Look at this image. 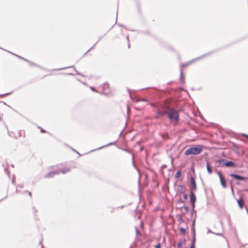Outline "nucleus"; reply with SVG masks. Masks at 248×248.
<instances>
[{"mask_svg": "<svg viewBox=\"0 0 248 248\" xmlns=\"http://www.w3.org/2000/svg\"><path fill=\"white\" fill-rule=\"evenodd\" d=\"M5 172L6 171V172H7V173H9V172H8V170H6V169H5Z\"/></svg>", "mask_w": 248, "mask_h": 248, "instance_id": "obj_49", "label": "nucleus"}, {"mask_svg": "<svg viewBox=\"0 0 248 248\" xmlns=\"http://www.w3.org/2000/svg\"><path fill=\"white\" fill-rule=\"evenodd\" d=\"M230 176L234 178L235 179L242 181H246L247 179V178L240 176L236 174H230Z\"/></svg>", "mask_w": 248, "mask_h": 248, "instance_id": "obj_10", "label": "nucleus"}, {"mask_svg": "<svg viewBox=\"0 0 248 248\" xmlns=\"http://www.w3.org/2000/svg\"><path fill=\"white\" fill-rule=\"evenodd\" d=\"M90 88H91V89L92 91H96L95 90V89H94V88L93 87H90Z\"/></svg>", "mask_w": 248, "mask_h": 248, "instance_id": "obj_36", "label": "nucleus"}, {"mask_svg": "<svg viewBox=\"0 0 248 248\" xmlns=\"http://www.w3.org/2000/svg\"><path fill=\"white\" fill-rule=\"evenodd\" d=\"M136 232L137 234H139L140 233V232L137 227H136Z\"/></svg>", "mask_w": 248, "mask_h": 248, "instance_id": "obj_30", "label": "nucleus"}, {"mask_svg": "<svg viewBox=\"0 0 248 248\" xmlns=\"http://www.w3.org/2000/svg\"><path fill=\"white\" fill-rule=\"evenodd\" d=\"M209 54H210V53H206V54L202 55L198 58L193 59L188 62L181 64V69L183 70V67L187 66L189 65L190 64L192 63L193 62L198 61L199 60H200L203 59V58H204L205 57L208 56Z\"/></svg>", "mask_w": 248, "mask_h": 248, "instance_id": "obj_5", "label": "nucleus"}, {"mask_svg": "<svg viewBox=\"0 0 248 248\" xmlns=\"http://www.w3.org/2000/svg\"><path fill=\"white\" fill-rule=\"evenodd\" d=\"M217 235H221V233H216Z\"/></svg>", "mask_w": 248, "mask_h": 248, "instance_id": "obj_46", "label": "nucleus"}, {"mask_svg": "<svg viewBox=\"0 0 248 248\" xmlns=\"http://www.w3.org/2000/svg\"><path fill=\"white\" fill-rule=\"evenodd\" d=\"M42 248H44L43 245H42Z\"/></svg>", "mask_w": 248, "mask_h": 248, "instance_id": "obj_53", "label": "nucleus"}, {"mask_svg": "<svg viewBox=\"0 0 248 248\" xmlns=\"http://www.w3.org/2000/svg\"><path fill=\"white\" fill-rule=\"evenodd\" d=\"M11 93H5V94H1L0 95V97H3L4 96H5V95H9Z\"/></svg>", "mask_w": 248, "mask_h": 248, "instance_id": "obj_25", "label": "nucleus"}, {"mask_svg": "<svg viewBox=\"0 0 248 248\" xmlns=\"http://www.w3.org/2000/svg\"><path fill=\"white\" fill-rule=\"evenodd\" d=\"M122 131L120 133V136H121L122 135Z\"/></svg>", "mask_w": 248, "mask_h": 248, "instance_id": "obj_50", "label": "nucleus"}, {"mask_svg": "<svg viewBox=\"0 0 248 248\" xmlns=\"http://www.w3.org/2000/svg\"><path fill=\"white\" fill-rule=\"evenodd\" d=\"M218 175L219 176V180H220L221 186L224 188H226V186H227L226 184V181L224 179V177H223V176L222 175V174L220 172H218Z\"/></svg>", "mask_w": 248, "mask_h": 248, "instance_id": "obj_8", "label": "nucleus"}, {"mask_svg": "<svg viewBox=\"0 0 248 248\" xmlns=\"http://www.w3.org/2000/svg\"><path fill=\"white\" fill-rule=\"evenodd\" d=\"M161 244L160 243H158L156 246L155 248H160Z\"/></svg>", "mask_w": 248, "mask_h": 248, "instance_id": "obj_29", "label": "nucleus"}, {"mask_svg": "<svg viewBox=\"0 0 248 248\" xmlns=\"http://www.w3.org/2000/svg\"><path fill=\"white\" fill-rule=\"evenodd\" d=\"M227 220H228V222L229 224L230 225H231L232 222H231V217H230V216H228L227 217Z\"/></svg>", "mask_w": 248, "mask_h": 248, "instance_id": "obj_21", "label": "nucleus"}, {"mask_svg": "<svg viewBox=\"0 0 248 248\" xmlns=\"http://www.w3.org/2000/svg\"><path fill=\"white\" fill-rule=\"evenodd\" d=\"M6 197H7V196H6L4 198L2 199L0 201H0H2V200H4V199H6Z\"/></svg>", "mask_w": 248, "mask_h": 248, "instance_id": "obj_45", "label": "nucleus"}, {"mask_svg": "<svg viewBox=\"0 0 248 248\" xmlns=\"http://www.w3.org/2000/svg\"><path fill=\"white\" fill-rule=\"evenodd\" d=\"M97 43V42L95 44H94V45H93V47H92L90 49H89L88 50V52L91 49H92L93 48V47H94L96 45Z\"/></svg>", "mask_w": 248, "mask_h": 248, "instance_id": "obj_34", "label": "nucleus"}, {"mask_svg": "<svg viewBox=\"0 0 248 248\" xmlns=\"http://www.w3.org/2000/svg\"><path fill=\"white\" fill-rule=\"evenodd\" d=\"M183 220V219L182 218H181V217L178 219V221H180V222L182 221Z\"/></svg>", "mask_w": 248, "mask_h": 248, "instance_id": "obj_38", "label": "nucleus"}, {"mask_svg": "<svg viewBox=\"0 0 248 248\" xmlns=\"http://www.w3.org/2000/svg\"><path fill=\"white\" fill-rule=\"evenodd\" d=\"M190 182H191V188H190V191H193L194 192L196 191L197 186H196V184L195 182V180L194 178L191 177L190 178Z\"/></svg>", "mask_w": 248, "mask_h": 248, "instance_id": "obj_9", "label": "nucleus"}, {"mask_svg": "<svg viewBox=\"0 0 248 248\" xmlns=\"http://www.w3.org/2000/svg\"><path fill=\"white\" fill-rule=\"evenodd\" d=\"M178 186L181 187V188H182L183 187V186H182V185H179Z\"/></svg>", "mask_w": 248, "mask_h": 248, "instance_id": "obj_42", "label": "nucleus"}, {"mask_svg": "<svg viewBox=\"0 0 248 248\" xmlns=\"http://www.w3.org/2000/svg\"><path fill=\"white\" fill-rule=\"evenodd\" d=\"M170 108L169 107H164L159 108L156 112L155 118L158 119L161 116L168 115Z\"/></svg>", "mask_w": 248, "mask_h": 248, "instance_id": "obj_4", "label": "nucleus"}, {"mask_svg": "<svg viewBox=\"0 0 248 248\" xmlns=\"http://www.w3.org/2000/svg\"><path fill=\"white\" fill-rule=\"evenodd\" d=\"M180 81L181 83H183L184 82V76L183 72V70L181 69V74H180Z\"/></svg>", "mask_w": 248, "mask_h": 248, "instance_id": "obj_14", "label": "nucleus"}, {"mask_svg": "<svg viewBox=\"0 0 248 248\" xmlns=\"http://www.w3.org/2000/svg\"><path fill=\"white\" fill-rule=\"evenodd\" d=\"M74 68V70L76 72V73H77V74L78 75H80L79 73H78L76 69V68H75V67L74 66H69V67H63V68H59V69H58L57 70H63V69H65L66 68Z\"/></svg>", "mask_w": 248, "mask_h": 248, "instance_id": "obj_16", "label": "nucleus"}, {"mask_svg": "<svg viewBox=\"0 0 248 248\" xmlns=\"http://www.w3.org/2000/svg\"><path fill=\"white\" fill-rule=\"evenodd\" d=\"M195 220H194L192 222V226H191V232L193 234V236L195 237Z\"/></svg>", "mask_w": 248, "mask_h": 248, "instance_id": "obj_13", "label": "nucleus"}, {"mask_svg": "<svg viewBox=\"0 0 248 248\" xmlns=\"http://www.w3.org/2000/svg\"><path fill=\"white\" fill-rule=\"evenodd\" d=\"M232 191H233V188H232Z\"/></svg>", "mask_w": 248, "mask_h": 248, "instance_id": "obj_52", "label": "nucleus"}, {"mask_svg": "<svg viewBox=\"0 0 248 248\" xmlns=\"http://www.w3.org/2000/svg\"><path fill=\"white\" fill-rule=\"evenodd\" d=\"M8 52H9V53H11V54H13L14 55H15V56H16V57H17L18 58H19V59H21V60H22V58H23V57H21V56H18V55H16V54H14V53H12V52H10V51H8Z\"/></svg>", "mask_w": 248, "mask_h": 248, "instance_id": "obj_24", "label": "nucleus"}, {"mask_svg": "<svg viewBox=\"0 0 248 248\" xmlns=\"http://www.w3.org/2000/svg\"><path fill=\"white\" fill-rule=\"evenodd\" d=\"M12 182H13V183H15V179L14 178L12 179Z\"/></svg>", "mask_w": 248, "mask_h": 248, "instance_id": "obj_41", "label": "nucleus"}, {"mask_svg": "<svg viewBox=\"0 0 248 248\" xmlns=\"http://www.w3.org/2000/svg\"><path fill=\"white\" fill-rule=\"evenodd\" d=\"M206 168L207 171L209 173L211 174L212 173V167L209 165V163L208 162H207L206 163Z\"/></svg>", "mask_w": 248, "mask_h": 248, "instance_id": "obj_12", "label": "nucleus"}, {"mask_svg": "<svg viewBox=\"0 0 248 248\" xmlns=\"http://www.w3.org/2000/svg\"><path fill=\"white\" fill-rule=\"evenodd\" d=\"M41 132L42 133H45V132H46V131L45 130L42 129L41 130Z\"/></svg>", "mask_w": 248, "mask_h": 248, "instance_id": "obj_37", "label": "nucleus"}, {"mask_svg": "<svg viewBox=\"0 0 248 248\" xmlns=\"http://www.w3.org/2000/svg\"><path fill=\"white\" fill-rule=\"evenodd\" d=\"M190 201L192 205L193 209H194V208L195 207V203L196 202V196L194 194V192L193 191H190Z\"/></svg>", "mask_w": 248, "mask_h": 248, "instance_id": "obj_7", "label": "nucleus"}, {"mask_svg": "<svg viewBox=\"0 0 248 248\" xmlns=\"http://www.w3.org/2000/svg\"><path fill=\"white\" fill-rule=\"evenodd\" d=\"M242 135L243 136V137H245L247 138H248V135H247L246 134H242Z\"/></svg>", "mask_w": 248, "mask_h": 248, "instance_id": "obj_31", "label": "nucleus"}, {"mask_svg": "<svg viewBox=\"0 0 248 248\" xmlns=\"http://www.w3.org/2000/svg\"><path fill=\"white\" fill-rule=\"evenodd\" d=\"M22 60H23V61H25V62H28V61H29L28 60L23 58H22Z\"/></svg>", "mask_w": 248, "mask_h": 248, "instance_id": "obj_35", "label": "nucleus"}, {"mask_svg": "<svg viewBox=\"0 0 248 248\" xmlns=\"http://www.w3.org/2000/svg\"><path fill=\"white\" fill-rule=\"evenodd\" d=\"M185 211H186V212H188V207H187V206H185Z\"/></svg>", "mask_w": 248, "mask_h": 248, "instance_id": "obj_32", "label": "nucleus"}, {"mask_svg": "<svg viewBox=\"0 0 248 248\" xmlns=\"http://www.w3.org/2000/svg\"><path fill=\"white\" fill-rule=\"evenodd\" d=\"M70 170L69 169H62V170H56L50 172H48L46 173L45 176V178H52L55 175L58 174L60 173H62L63 174H64L65 173H67L69 172Z\"/></svg>", "mask_w": 248, "mask_h": 248, "instance_id": "obj_3", "label": "nucleus"}, {"mask_svg": "<svg viewBox=\"0 0 248 248\" xmlns=\"http://www.w3.org/2000/svg\"><path fill=\"white\" fill-rule=\"evenodd\" d=\"M28 62V63L29 64V65H31V66H37V65H36L35 63H34V62H31V61H29V60L28 61V62Z\"/></svg>", "mask_w": 248, "mask_h": 248, "instance_id": "obj_19", "label": "nucleus"}, {"mask_svg": "<svg viewBox=\"0 0 248 248\" xmlns=\"http://www.w3.org/2000/svg\"><path fill=\"white\" fill-rule=\"evenodd\" d=\"M187 226H186V229L183 228H180L179 231L183 235H185L186 233V229H187Z\"/></svg>", "mask_w": 248, "mask_h": 248, "instance_id": "obj_15", "label": "nucleus"}, {"mask_svg": "<svg viewBox=\"0 0 248 248\" xmlns=\"http://www.w3.org/2000/svg\"><path fill=\"white\" fill-rule=\"evenodd\" d=\"M8 134L11 137L17 138L16 136L15 135L13 132L9 131L8 130Z\"/></svg>", "mask_w": 248, "mask_h": 248, "instance_id": "obj_18", "label": "nucleus"}, {"mask_svg": "<svg viewBox=\"0 0 248 248\" xmlns=\"http://www.w3.org/2000/svg\"><path fill=\"white\" fill-rule=\"evenodd\" d=\"M183 198L185 200L187 199V195L186 194H184L183 195Z\"/></svg>", "mask_w": 248, "mask_h": 248, "instance_id": "obj_28", "label": "nucleus"}, {"mask_svg": "<svg viewBox=\"0 0 248 248\" xmlns=\"http://www.w3.org/2000/svg\"><path fill=\"white\" fill-rule=\"evenodd\" d=\"M33 211L34 213L37 212V211L36 210H35V209L34 208H33Z\"/></svg>", "mask_w": 248, "mask_h": 248, "instance_id": "obj_40", "label": "nucleus"}, {"mask_svg": "<svg viewBox=\"0 0 248 248\" xmlns=\"http://www.w3.org/2000/svg\"><path fill=\"white\" fill-rule=\"evenodd\" d=\"M202 151V145H198L196 147H192L187 149L185 152V155H198L200 154Z\"/></svg>", "mask_w": 248, "mask_h": 248, "instance_id": "obj_1", "label": "nucleus"}, {"mask_svg": "<svg viewBox=\"0 0 248 248\" xmlns=\"http://www.w3.org/2000/svg\"><path fill=\"white\" fill-rule=\"evenodd\" d=\"M29 195H30V196H31V192H29Z\"/></svg>", "mask_w": 248, "mask_h": 248, "instance_id": "obj_43", "label": "nucleus"}, {"mask_svg": "<svg viewBox=\"0 0 248 248\" xmlns=\"http://www.w3.org/2000/svg\"><path fill=\"white\" fill-rule=\"evenodd\" d=\"M191 246H195V237L193 236V238L191 241Z\"/></svg>", "mask_w": 248, "mask_h": 248, "instance_id": "obj_20", "label": "nucleus"}, {"mask_svg": "<svg viewBox=\"0 0 248 248\" xmlns=\"http://www.w3.org/2000/svg\"><path fill=\"white\" fill-rule=\"evenodd\" d=\"M190 248H195V246H191Z\"/></svg>", "mask_w": 248, "mask_h": 248, "instance_id": "obj_39", "label": "nucleus"}, {"mask_svg": "<svg viewBox=\"0 0 248 248\" xmlns=\"http://www.w3.org/2000/svg\"><path fill=\"white\" fill-rule=\"evenodd\" d=\"M181 175V170H177V171L176 172V173L175 175V177L176 178H179L180 177Z\"/></svg>", "mask_w": 248, "mask_h": 248, "instance_id": "obj_17", "label": "nucleus"}, {"mask_svg": "<svg viewBox=\"0 0 248 248\" xmlns=\"http://www.w3.org/2000/svg\"><path fill=\"white\" fill-rule=\"evenodd\" d=\"M2 103H3V104H4V105H7L6 104V103H5V102H2Z\"/></svg>", "mask_w": 248, "mask_h": 248, "instance_id": "obj_48", "label": "nucleus"}, {"mask_svg": "<svg viewBox=\"0 0 248 248\" xmlns=\"http://www.w3.org/2000/svg\"><path fill=\"white\" fill-rule=\"evenodd\" d=\"M126 39L129 41V36H127Z\"/></svg>", "mask_w": 248, "mask_h": 248, "instance_id": "obj_44", "label": "nucleus"}, {"mask_svg": "<svg viewBox=\"0 0 248 248\" xmlns=\"http://www.w3.org/2000/svg\"><path fill=\"white\" fill-rule=\"evenodd\" d=\"M132 163H133V165L134 166V167L136 168V165L135 164V163H134V155H133L132 156Z\"/></svg>", "mask_w": 248, "mask_h": 248, "instance_id": "obj_26", "label": "nucleus"}, {"mask_svg": "<svg viewBox=\"0 0 248 248\" xmlns=\"http://www.w3.org/2000/svg\"><path fill=\"white\" fill-rule=\"evenodd\" d=\"M208 232H212L211 231L209 230Z\"/></svg>", "mask_w": 248, "mask_h": 248, "instance_id": "obj_51", "label": "nucleus"}, {"mask_svg": "<svg viewBox=\"0 0 248 248\" xmlns=\"http://www.w3.org/2000/svg\"><path fill=\"white\" fill-rule=\"evenodd\" d=\"M128 48L130 47V44H129V43H128Z\"/></svg>", "mask_w": 248, "mask_h": 248, "instance_id": "obj_47", "label": "nucleus"}, {"mask_svg": "<svg viewBox=\"0 0 248 248\" xmlns=\"http://www.w3.org/2000/svg\"><path fill=\"white\" fill-rule=\"evenodd\" d=\"M115 144V143H109V144H107V145H105V146H102V147H101L98 148V149H102V148H104V147H107V146H108V145H112V144Z\"/></svg>", "mask_w": 248, "mask_h": 248, "instance_id": "obj_23", "label": "nucleus"}, {"mask_svg": "<svg viewBox=\"0 0 248 248\" xmlns=\"http://www.w3.org/2000/svg\"><path fill=\"white\" fill-rule=\"evenodd\" d=\"M140 101H143V102H147L148 101L146 99H142Z\"/></svg>", "mask_w": 248, "mask_h": 248, "instance_id": "obj_33", "label": "nucleus"}, {"mask_svg": "<svg viewBox=\"0 0 248 248\" xmlns=\"http://www.w3.org/2000/svg\"><path fill=\"white\" fill-rule=\"evenodd\" d=\"M218 161L220 163H222V166H225L227 167L234 168L236 167V164L232 161H228L225 159H221L219 160Z\"/></svg>", "mask_w": 248, "mask_h": 248, "instance_id": "obj_6", "label": "nucleus"}, {"mask_svg": "<svg viewBox=\"0 0 248 248\" xmlns=\"http://www.w3.org/2000/svg\"><path fill=\"white\" fill-rule=\"evenodd\" d=\"M182 245L183 244L182 242H179L177 245L178 248H181L182 247Z\"/></svg>", "mask_w": 248, "mask_h": 248, "instance_id": "obj_22", "label": "nucleus"}, {"mask_svg": "<svg viewBox=\"0 0 248 248\" xmlns=\"http://www.w3.org/2000/svg\"><path fill=\"white\" fill-rule=\"evenodd\" d=\"M108 85L107 84H105L103 86V89H105V88H108Z\"/></svg>", "mask_w": 248, "mask_h": 248, "instance_id": "obj_27", "label": "nucleus"}, {"mask_svg": "<svg viewBox=\"0 0 248 248\" xmlns=\"http://www.w3.org/2000/svg\"><path fill=\"white\" fill-rule=\"evenodd\" d=\"M169 120L171 122L177 123L179 120V115L178 112L174 108H170L168 114Z\"/></svg>", "mask_w": 248, "mask_h": 248, "instance_id": "obj_2", "label": "nucleus"}, {"mask_svg": "<svg viewBox=\"0 0 248 248\" xmlns=\"http://www.w3.org/2000/svg\"><path fill=\"white\" fill-rule=\"evenodd\" d=\"M11 166H12V167H14V165H11Z\"/></svg>", "mask_w": 248, "mask_h": 248, "instance_id": "obj_54", "label": "nucleus"}, {"mask_svg": "<svg viewBox=\"0 0 248 248\" xmlns=\"http://www.w3.org/2000/svg\"><path fill=\"white\" fill-rule=\"evenodd\" d=\"M237 203L239 207L242 209L243 207V201L242 198H240L239 200H237Z\"/></svg>", "mask_w": 248, "mask_h": 248, "instance_id": "obj_11", "label": "nucleus"}]
</instances>
